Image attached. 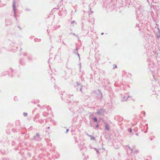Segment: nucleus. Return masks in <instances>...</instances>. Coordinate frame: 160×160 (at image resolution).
<instances>
[{
  "mask_svg": "<svg viewBox=\"0 0 160 160\" xmlns=\"http://www.w3.org/2000/svg\"><path fill=\"white\" fill-rule=\"evenodd\" d=\"M23 116L25 117H26L28 116V113L26 112H24L23 113Z\"/></svg>",
  "mask_w": 160,
  "mask_h": 160,
  "instance_id": "nucleus-23",
  "label": "nucleus"
},
{
  "mask_svg": "<svg viewBox=\"0 0 160 160\" xmlns=\"http://www.w3.org/2000/svg\"><path fill=\"white\" fill-rule=\"evenodd\" d=\"M157 38H160V36L159 35H157Z\"/></svg>",
  "mask_w": 160,
  "mask_h": 160,
  "instance_id": "nucleus-41",
  "label": "nucleus"
},
{
  "mask_svg": "<svg viewBox=\"0 0 160 160\" xmlns=\"http://www.w3.org/2000/svg\"><path fill=\"white\" fill-rule=\"evenodd\" d=\"M129 97V96H128V97L126 98V96L123 95V94H121V100L122 102H124L125 101H126L128 98Z\"/></svg>",
  "mask_w": 160,
  "mask_h": 160,
  "instance_id": "nucleus-9",
  "label": "nucleus"
},
{
  "mask_svg": "<svg viewBox=\"0 0 160 160\" xmlns=\"http://www.w3.org/2000/svg\"><path fill=\"white\" fill-rule=\"evenodd\" d=\"M11 21L10 19H7L6 20V22H11Z\"/></svg>",
  "mask_w": 160,
  "mask_h": 160,
  "instance_id": "nucleus-28",
  "label": "nucleus"
},
{
  "mask_svg": "<svg viewBox=\"0 0 160 160\" xmlns=\"http://www.w3.org/2000/svg\"><path fill=\"white\" fill-rule=\"evenodd\" d=\"M90 11L91 12L89 13V15H90V14H92V13L93 12L92 11H91V8L90 9Z\"/></svg>",
  "mask_w": 160,
  "mask_h": 160,
  "instance_id": "nucleus-29",
  "label": "nucleus"
},
{
  "mask_svg": "<svg viewBox=\"0 0 160 160\" xmlns=\"http://www.w3.org/2000/svg\"><path fill=\"white\" fill-rule=\"evenodd\" d=\"M60 27V25H57L55 26H54V30H56L58 28H59Z\"/></svg>",
  "mask_w": 160,
  "mask_h": 160,
  "instance_id": "nucleus-15",
  "label": "nucleus"
},
{
  "mask_svg": "<svg viewBox=\"0 0 160 160\" xmlns=\"http://www.w3.org/2000/svg\"><path fill=\"white\" fill-rule=\"evenodd\" d=\"M17 98V97H15L14 98V100H15L16 101V98Z\"/></svg>",
  "mask_w": 160,
  "mask_h": 160,
  "instance_id": "nucleus-39",
  "label": "nucleus"
},
{
  "mask_svg": "<svg viewBox=\"0 0 160 160\" xmlns=\"http://www.w3.org/2000/svg\"><path fill=\"white\" fill-rule=\"evenodd\" d=\"M77 54L78 56V57H79V59H80V55H79V54L78 53Z\"/></svg>",
  "mask_w": 160,
  "mask_h": 160,
  "instance_id": "nucleus-32",
  "label": "nucleus"
},
{
  "mask_svg": "<svg viewBox=\"0 0 160 160\" xmlns=\"http://www.w3.org/2000/svg\"><path fill=\"white\" fill-rule=\"evenodd\" d=\"M74 22H75V21H72V22H71V23H74Z\"/></svg>",
  "mask_w": 160,
  "mask_h": 160,
  "instance_id": "nucleus-44",
  "label": "nucleus"
},
{
  "mask_svg": "<svg viewBox=\"0 0 160 160\" xmlns=\"http://www.w3.org/2000/svg\"><path fill=\"white\" fill-rule=\"evenodd\" d=\"M135 134H136V136H138V133H136Z\"/></svg>",
  "mask_w": 160,
  "mask_h": 160,
  "instance_id": "nucleus-46",
  "label": "nucleus"
},
{
  "mask_svg": "<svg viewBox=\"0 0 160 160\" xmlns=\"http://www.w3.org/2000/svg\"><path fill=\"white\" fill-rule=\"evenodd\" d=\"M94 149L96 151V152H97V154H99V150L96 148H94Z\"/></svg>",
  "mask_w": 160,
  "mask_h": 160,
  "instance_id": "nucleus-20",
  "label": "nucleus"
},
{
  "mask_svg": "<svg viewBox=\"0 0 160 160\" xmlns=\"http://www.w3.org/2000/svg\"><path fill=\"white\" fill-rule=\"evenodd\" d=\"M47 108L48 110H49V108H50L49 106H47Z\"/></svg>",
  "mask_w": 160,
  "mask_h": 160,
  "instance_id": "nucleus-36",
  "label": "nucleus"
},
{
  "mask_svg": "<svg viewBox=\"0 0 160 160\" xmlns=\"http://www.w3.org/2000/svg\"><path fill=\"white\" fill-rule=\"evenodd\" d=\"M83 145L82 143H80L78 144V146L79 148H80V149L81 150L82 148L83 147Z\"/></svg>",
  "mask_w": 160,
  "mask_h": 160,
  "instance_id": "nucleus-17",
  "label": "nucleus"
},
{
  "mask_svg": "<svg viewBox=\"0 0 160 160\" xmlns=\"http://www.w3.org/2000/svg\"><path fill=\"white\" fill-rule=\"evenodd\" d=\"M42 115L44 117H47L48 116V114L45 112H43L42 113Z\"/></svg>",
  "mask_w": 160,
  "mask_h": 160,
  "instance_id": "nucleus-19",
  "label": "nucleus"
},
{
  "mask_svg": "<svg viewBox=\"0 0 160 160\" xmlns=\"http://www.w3.org/2000/svg\"><path fill=\"white\" fill-rule=\"evenodd\" d=\"M147 1L148 2L149 4L150 5V2H149V0H147Z\"/></svg>",
  "mask_w": 160,
  "mask_h": 160,
  "instance_id": "nucleus-40",
  "label": "nucleus"
},
{
  "mask_svg": "<svg viewBox=\"0 0 160 160\" xmlns=\"http://www.w3.org/2000/svg\"><path fill=\"white\" fill-rule=\"evenodd\" d=\"M75 84H76L74 85V88L76 89L77 91H80L81 92H82V86L78 82H76Z\"/></svg>",
  "mask_w": 160,
  "mask_h": 160,
  "instance_id": "nucleus-4",
  "label": "nucleus"
},
{
  "mask_svg": "<svg viewBox=\"0 0 160 160\" xmlns=\"http://www.w3.org/2000/svg\"><path fill=\"white\" fill-rule=\"evenodd\" d=\"M92 118L95 122H96V123H97L98 122V119L96 117H93Z\"/></svg>",
  "mask_w": 160,
  "mask_h": 160,
  "instance_id": "nucleus-16",
  "label": "nucleus"
},
{
  "mask_svg": "<svg viewBox=\"0 0 160 160\" xmlns=\"http://www.w3.org/2000/svg\"><path fill=\"white\" fill-rule=\"evenodd\" d=\"M141 112H143L144 115L145 114V112L144 111H142Z\"/></svg>",
  "mask_w": 160,
  "mask_h": 160,
  "instance_id": "nucleus-37",
  "label": "nucleus"
},
{
  "mask_svg": "<svg viewBox=\"0 0 160 160\" xmlns=\"http://www.w3.org/2000/svg\"><path fill=\"white\" fill-rule=\"evenodd\" d=\"M132 130L131 128L130 129L129 132H132Z\"/></svg>",
  "mask_w": 160,
  "mask_h": 160,
  "instance_id": "nucleus-33",
  "label": "nucleus"
},
{
  "mask_svg": "<svg viewBox=\"0 0 160 160\" xmlns=\"http://www.w3.org/2000/svg\"><path fill=\"white\" fill-rule=\"evenodd\" d=\"M82 29L83 30L86 31L87 33H88L89 31V30H90L92 32L93 30V29L92 28V27L90 26L89 27H88L87 28H86V25H84V24L83 23H82Z\"/></svg>",
  "mask_w": 160,
  "mask_h": 160,
  "instance_id": "nucleus-3",
  "label": "nucleus"
},
{
  "mask_svg": "<svg viewBox=\"0 0 160 160\" xmlns=\"http://www.w3.org/2000/svg\"><path fill=\"white\" fill-rule=\"evenodd\" d=\"M54 88H55V89H56L57 88H58L57 86H56V85H55L54 86Z\"/></svg>",
  "mask_w": 160,
  "mask_h": 160,
  "instance_id": "nucleus-35",
  "label": "nucleus"
},
{
  "mask_svg": "<svg viewBox=\"0 0 160 160\" xmlns=\"http://www.w3.org/2000/svg\"><path fill=\"white\" fill-rule=\"evenodd\" d=\"M11 70L12 71V72L13 71V70L12 68H11Z\"/></svg>",
  "mask_w": 160,
  "mask_h": 160,
  "instance_id": "nucleus-47",
  "label": "nucleus"
},
{
  "mask_svg": "<svg viewBox=\"0 0 160 160\" xmlns=\"http://www.w3.org/2000/svg\"><path fill=\"white\" fill-rule=\"evenodd\" d=\"M37 106L38 107H40V105L39 104H38Z\"/></svg>",
  "mask_w": 160,
  "mask_h": 160,
  "instance_id": "nucleus-45",
  "label": "nucleus"
},
{
  "mask_svg": "<svg viewBox=\"0 0 160 160\" xmlns=\"http://www.w3.org/2000/svg\"><path fill=\"white\" fill-rule=\"evenodd\" d=\"M78 48L77 47H76V48L75 49L73 50V54H77L78 53Z\"/></svg>",
  "mask_w": 160,
  "mask_h": 160,
  "instance_id": "nucleus-12",
  "label": "nucleus"
},
{
  "mask_svg": "<svg viewBox=\"0 0 160 160\" xmlns=\"http://www.w3.org/2000/svg\"><path fill=\"white\" fill-rule=\"evenodd\" d=\"M48 145H49L50 146H52V144L51 143H50V144H48Z\"/></svg>",
  "mask_w": 160,
  "mask_h": 160,
  "instance_id": "nucleus-42",
  "label": "nucleus"
},
{
  "mask_svg": "<svg viewBox=\"0 0 160 160\" xmlns=\"http://www.w3.org/2000/svg\"><path fill=\"white\" fill-rule=\"evenodd\" d=\"M68 130H69L68 129H67V130H66V133H67V132L68 131Z\"/></svg>",
  "mask_w": 160,
  "mask_h": 160,
  "instance_id": "nucleus-38",
  "label": "nucleus"
},
{
  "mask_svg": "<svg viewBox=\"0 0 160 160\" xmlns=\"http://www.w3.org/2000/svg\"><path fill=\"white\" fill-rule=\"evenodd\" d=\"M101 95L102 96V93H101Z\"/></svg>",
  "mask_w": 160,
  "mask_h": 160,
  "instance_id": "nucleus-55",
  "label": "nucleus"
},
{
  "mask_svg": "<svg viewBox=\"0 0 160 160\" xmlns=\"http://www.w3.org/2000/svg\"><path fill=\"white\" fill-rule=\"evenodd\" d=\"M59 38L60 39V42L61 41V38H62V36L60 35L59 36Z\"/></svg>",
  "mask_w": 160,
  "mask_h": 160,
  "instance_id": "nucleus-30",
  "label": "nucleus"
},
{
  "mask_svg": "<svg viewBox=\"0 0 160 160\" xmlns=\"http://www.w3.org/2000/svg\"><path fill=\"white\" fill-rule=\"evenodd\" d=\"M136 27H138V28L139 27V24H137L136 26Z\"/></svg>",
  "mask_w": 160,
  "mask_h": 160,
  "instance_id": "nucleus-31",
  "label": "nucleus"
},
{
  "mask_svg": "<svg viewBox=\"0 0 160 160\" xmlns=\"http://www.w3.org/2000/svg\"><path fill=\"white\" fill-rule=\"evenodd\" d=\"M90 125H91V126L92 127L91 123H90ZM99 124H97V125H96L95 127H94L93 126H92V127H93L94 129H95L96 130H97L98 129V127H99Z\"/></svg>",
  "mask_w": 160,
  "mask_h": 160,
  "instance_id": "nucleus-14",
  "label": "nucleus"
},
{
  "mask_svg": "<svg viewBox=\"0 0 160 160\" xmlns=\"http://www.w3.org/2000/svg\"><path fill=\"white\" fill-rule=\"evenodd\" d=\"M117 68V65L116 64H114L113 65V69H115Z\"/></svg>",
  "mask_w": 160,
  "mask_h": 160,
  "instance_id": "nucleus-25",
  "label": "nucleus"
},
{
  "mask_svg": "<svg viewBox=\"0 0 160 160\" xmlns=\"http://www.w3.org/2000/svg\"><path fill=\"white\" fill-rule=\"evenodd\" d=\"M33 138L34 140L37 141H40L42 139L38 133H37L36 135L34 136Z\"/></svg>",
  "mask_w": 160,
  "mask_h": 160,
  "instance_id": "nucleus-8",
  "label": "nucleus"
},
{
  "mask_svg": "<svg viewBox=\"0 0 160 160\" xmlns=\"http://www.w3.org/2000/svg\"><path fill=\"white\" fill-rule=\"evenodd\" d=\"M97 112L96 113L98 114L99 115H103V113L105 112V110L103 108H100V109L97 110Z\"/></svg>",
  "mask_w": 160,
  "mask_h": 160,
  "instance_id": "nucleus-6",
  "label": "nucleus"
},
{
  "mask_svg": "<svg viewBox=\"0 0 160 160\" xmlns=\"http://www.w3.org/2000/svg\"><path fill=\"white\" fill-rule=\"evenodd\" d=\"M151 63H149L148 64V68H149V69H150V70L152 71V69L151 68V67H152V66H151Z\"/></svg>",
  "mask_w": 160,
  "mask_h": 160,
  "instance_id": "nucleus-21",
  "label": "nucleus"
},
{
  "mask_svg": "<svg viewBox=\"0 0 160 160\" xmlns=\"http://www.w3.org/2000/svg\"><path fill=\"white\" fill-rule=\"evenodd\" d=\"M87 135L88 136H89V137H90V139L91 140H95V138L94 137L92 136V135H88V134H87Z\"/></svg>",
  "mask_w": 160,
  "mask_h": 160,
  "instance_id": "nucleus-13",
  "label": "nucleus"
},
{
  "mask_svg": "<svg viewBox=\"0 0 160 160\" xmlns=\"http://www.w3.org/2000/svg\"><path fill=\"white\" fill-rule=\"evenodd\" d=\"M115 119L120 122H121L123 119L122 117L119 116H116Z\"/></svg>",
  "mask_w": 160,
  "mask_h": 160,
  "instance_id": "nucleus-10",
  "label": "nucleus"
},
{
  "mask_svg": "<svg viewBox=\"0 0 160 160\" xmlns=\"http://www.w3.org/2000/svg\"><path fill=\"white\" fill-rule=\"evenodd\" d=\"M34 40L35 42H39L41 41V39H38L37 38H35L34 39Z\"/></svg>",
  "mask_w": 160,
  "mask_h": 160,
  "instance_id": "nucleus-18",
  "label": "nucleus"
},
{
  "mask_svg": "<svg viewBox=\"0 0 160 160\" xmlns=\"http://www.w3.org/2000/svg\"><path fill=\"white\" fill-rule=\"evenodd\" d=\"M28 59H30L29 58H28Z\"/></svg>",
  "mask_w": 160,
  "mask_h": 160,
  "instance_id": "nucleus-54",
  "label": "nucleus"
},
{
  "mask_svg": "<svg viewBox=\"0 0 160 160\" xmlns=\"http://www.w3.org/2000/svg\"><path fill=\"white\" fill-rule=\"evenodd\" d=\"M85 158L86 160L88 158H86V157H85ZM84 160H85V158L84 159Z\"/></svg>",
  "mask_w": 160,
  "mask_h": 160,
  "instance_id": "nucleus-48",
  "label": "nucleus"
},
{
  "mask_svg": "<svg viewBox=\"0 0 160 160\" xmlns=\"http://www.w3.org/2000/svg\"><path fill=\"white\" fill-rule=\"evenodd\" d=\"M55 10H58V8H53L52 10V11H53V12H55Z\"/></svg>",
  "mask_w": 160,
  "mask_h": 160,
  "instance_id": "nucleus-24",
  "label": "nucleus"
},
{
  "mask_svg": "<svg viewBox=\"0 0 160 160\" xmlns=\"http://www.w3.org/2000/svg\"><path fill=\"white\" fill-rule=\"evenodd\" d=\"M125 147L127 148V152H128V151L130 150L131 152H133L134 153V154H135V153H136V154L138 153L139 152V150H135L133 149H131L130 147L128 146H126Z\"/></svg>",
  "mask_w": 160,
  "mask_h": 160,
  "instance_id": "nucleus-7",
  "label": "nucleus"
},
{
  "mask_svg": "<svg viewBox=\"0 0 160 160\" xmlns=\"http://www.w3.org/2000/svg\"><path fill=\"white\" fill-rule=\"evenodd\" d=\"M151 140H152V138H151V139H150Z\"/></svg>",
  "mask_w": 160,
  "mask_h": 160,
  "instance_id": "nucleus-51",
  "label": "nucleus"
},
{
  "mask_svg": "<svg viewBox=\"0 0 160 160\" xmlns=\"http://www.w3.org/2000/svg\"><path fill=\"white\" fill-rule=\"evenodd\" d=\"M36 109H34L32 111V112H34L36 111Z\"/></svg>",
  "mask_w": 160,
  "mask_h": 160,
  "instance_id": "nucleus-34",
  "label": "nucleus"
},
{
  "mask_svg": "<svg viewBox=\"0 0 160 160\" xmlns=\"http://www.w3.org/2000/svg\"><path fill=\"white\" fill-rule=\"evenodd\" d=\"M62 44H63V45H65V46H67V44H66V43H65L63 41H62Z\"/></svg>",
  "mask_w": 160,
  "mask_h": 160,
  "instance_id": "nucleus-26",
  "label": "nucleus"
},
{
  "mask_svg": "<svg viewBox=\"0 0 160 160\" xmlns=\"http://www.w3.org/2000/svg\"><path fill=\"white\" fill-rule=\"evenodd\" d=\"M6 26H8V24L6 23Z\"/></svg>",
  "mask_w": 160,
  "mask_h": 160,
  "instance_id": "nucleus-50",
  "label": "nucleus"
},
{
  "mask_svg": "<svg viewBox=\"0 0 160 160\" xmlns=\"http://www.w3.org/2000/svg\"><path fill=\"white\" fill-rule=\"evenodd\" d=\"M20 63L21 65H23L24 64V62H23L21 60H20Z\"/></svg>",
  "mask_w": 160,
  "mask_h": 160,
  "instance_id": "nucleus-22",
  "label": "nucleus"
},
{
  "mask_svg": "<svg viewBox=\"0 0 160 160\" xmlns=\"http://www.w3.org/2000/svg\"><path fill=\"white\" fill-rule=\"evenodd\" d=\"M23 55H24V56H25V55H26V54H23Z\"/></svg>",
  "mask_w": 160,
  "mask_h": 160,
  "instance_id": "nucleus-52",
  "label": "nucleus"
},
{
  "mask_svg": "<svg viewBox=\"0 0 160 160\" xmlns=\"http://www.w3.org/2000/svg\"><path fill=\"white\" fill-rule=\"evenodd\" d=\"M137 14L136 18L138 20H142L144 19L143 13L144 11L141 7L136 11Z\"/></svg>",
  "mask_w": 160,
  "mask_h": 160,
  "instance_id": "nucleus-1",
  "label": "nucleus"
},
{
  "mask_svg": "<svg viewBox=\"0 0 160 160\" xmlns=\"http://www.w3.org/2000/svg\"><path fill=\"white\" fill-rule=\"evenodd\" d=\"M103 34H104V33H103V32H102L101 33L102 35H103Z\"/></svg>",
  "mask_w": 160,
  "mask_h": 160,
  "instance_id": "nucleus-49",
  "label": "nucleus"
},
{
  "mask_svg": "<svg viewBox=\"0 0 160 160\" xmlns=\"http://www.w3.org/2000/svg\"><path fill=\"white\" fill-rule=\"evenodd\" d=\"M67 13V11L65 7L62 8L61 10H60L58 13V15L61 17L65 16Z\"/></svg>",
  "mask_w": 160,
  "mask_h": 160,
  "instance_id": "nucleus-2",
  "label": "nucleus"
},
{
  "mask_svg": "<svg viewBox=\"0 0 160 160\" xmlns=\"http://www.w3.org/2000/svg\"><path fill=\"white\" fill-rule=\"evenodd\" d=\"M51 81H54L55 80V79L53 77H51Z\"/></svg>",
  "mask_w": 160,
  "mask_h": 160,
  "instance_id": "nucleus-27",
  "label": "nucleus"
},
{
  "mask_svg": "<svg viewBox=\"0 0 160 160\" xmlns=\"http://www.w3.org/2000/svg\"><path fill=\"white\" fill-rule=\"evenodd\" d=\"M13 10V12L14 14V17L16 18V20H17V18L16 17V9L15 8V0H13V1L12 4Z\"/></svg>",
  "mask_w": 160,
  "mask_h": 160,
  "instance_id": "nucleus-5",
  "label": "nucleus"
},
{
  "mask_svg": "<svg viewBox=\"0 0 160 160\" xmlns=\"http://www.w3.org/2000/svg\"><path fill=\"white\" fill-rule=\"evenodd\" d=\"M104 124L105 125V130H106L109 131L110 129V128L108 124L106 122H105L104 123Z\"/></svg>",
  "mask_w": 160,
  "mask_h": 160,
  "instance_id": "nucleus-11",
  "label": "nucleus"
},
{
  "mask_svg": "<svg viewBox=\"0 0 160 160\" xmlns=\"http://www.w3.org/2000/svg\"><path fill=\"white\" fill-rule=\"evenodd\" d=\"M18 27L20 30L21 29V28L19 26H18Z\"/></svg>",
  "mask_w": 160,
  "mask_h": 160,
  "instance_id": "nucleus-43",
  "label": "nucleus"
},
{
  "mask_svg": "<svg viewBox=\"0 0 160 160\" xmlns=\"http://www.w3.org/2000/svg\"><path fill=\"white\" fill-rule=\"evenodd\" d=\"M49 128H49V127H48V129H49Z\"/></svg>",
  "mask_w": 160,
  "mask_h": 160,
  "instance_id": "nucleus-53",
  "label": "nucleus"
}]
</instances>
